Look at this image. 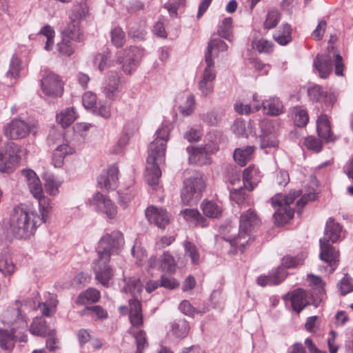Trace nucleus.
I'll return each mask as SVG.
<instances>
[{
    "mask_svg": "<svg viewBox=\"0 0 353 353\" xmlns=\"http://www.w3.org/2000/svg\"><path fill=\"white\" fill-rule=\"evenodd\" d=\"M21 219H22V205L19 204L16 205L10 214L9 225L7 228V235L9 238H15L21 239Z\"/></svg>",
    "mask_w": 353,
    "mask_h": 353,
    "instance_id": "a211bd4d",
    "label": "nucleus"
},
{
    "mask_svg": "<svg viewBox=\"0 0 353 353\" xmlns=\"http://www.w3.org/2000/svg\"><path fill=\"white\" fill-rule=\"evenodd\" d=\"M203 214L209 218H218L222 213V208L218 203L208 200H203L201 203Z\"/></svg>",
    "mask_w": 353,
    "mask_h": 353,
    "instance_id": "f704fd0d",
    "label": "nucleus"
},
{
    "mask_svg": "<svg viewBox=\"0 0 353 353\" xmlns=\"http://www.w3.org/2000/svg\"><path fill=\"white\" fill-rule=\"evenodd\" d=\"M254 103L252 105V111L256 112L260 110L261 106L265 114L271 116H277L283 112V105L279 99L276 97H270L260 103V100L256 94L253 95Z\"/></svg>",
    "mask_w": 353,
    "mask_h": 353,
    "instance_id": "2eb2a0df",
    "label": "nucleus"
},
{
    "mask_svg": "<svg viewBox=\"0 0 353 353\" xmlns=\"http://www.w3.org/2000/svg\"><path fill=\"white\" fill-rule=\"evenodd\" d=\"M82 103L85 109L92 110L97 104V96L91 92H86L82 97Z\"/></svg>",
    "mask_w": 353,
    "mask_h": 353,
    "instance_id": "e2e57ef3",
    "label": "nucleus"
},
{
    "mask_svg": "<svg viewBox=\"0 0 353 353\" xmlns=\"http://www.w3.org/2000/svg\"><path fill=\"white\" fill-rule=\"evenodd\" d=\"M21 307V301L16 300L1 316L2 323L11 327L10 332L0 329V347L4 350H10L14 347L15 337L12 331L19 327L22 322Z\"/></svg>",
    "mask_w": 353,
    "mask_h": 353,
    "instance_id": "20e7f679",
    "label": "nucleus"
},
{
    "mask_svg": "<svg viewBox=\"0 0 353 353\" xmlns=\"http://www.w3.org/2000/svg\"><path fill=\"white\" fill-rule=\"evenodd\" d=\"M40 85L48 97L54 99L63 95L64 83L61 77L52 71L44 70L42 72Z\"/></svg>",
    "mask_w": 353,
    "mask_h": 353,
    "instance_id": "1a4fd4ad",
    "label": "nucleus"
},
{
    "mask_svg": "<svg viewBox=\"0 0 353 353\" xmlns=\"http://www.w3.org/2000/svg\"><path fill=\"white\" fill-rule=\"evenodd\" d=\"M254 150L253 146L236 148L233 154L234 161L241 166L245 165L252 159Z\"/></svg>",
    "mask_w": 353,
    "mask_h": 353,
    "instance_id": "72a5a7b5",
    "label": "nucleus"
},
{
    "mask_svg": "<svg viewBox=\"0 0 353 353\" xmlns=\"http://www.w3.org/2000/svg\"><path fill=\"white\" fill-rule=\"evenodd\" d=\"M339 289L342 295H345L353 291V279L345 275L338 283Z\"/></svg>",
    "mask_w": 353,
    "mask_h": 353,
    "instance_id": "680f3d73",
    "label": "nucleus"
},
{
    "mask_svg": "<svg viewBox=\"0 0 353 353\" xmlns=\"http://www.w3.org/2000/svg\"><path fill=\"white\" fill-rule=\"evenodd\" d=\"M183 246L185 256L190 258L192 264H198L199 263L200 254L196 245L190 241H185Z\"/></svg>",
    "mask_w": 353,
    "mask_h": 353,
    "instance_id": "de8ad7c7",
    "label": "nucleus"
},
{
    "mask_svg": "<svg viewBox=\"0 0 353 353\" xmlns=\"http://www.w3.org/2000/svg\"><path fill=\"white\" fill-rule=\"evenodd\" d=\"M46 336L48 337V339L46 340V347L50 351H52V352L55 351L56 350L59 349L58 339L56 337L55 330H50Z\"/></svg>",
    "mask_w": 353,
    "mask_h": 353,
    "instance_id": "774afa93",
    "label": "nucleus"
},
{
    "mask_svg": "<svg viewBox=\"0 0 353 353\" xmlns=\"http://www.w3.org/2000/svg\"><path fill=\"white\" fill-rule=\"evenodd\" d=\"M110 56L109 52L99 53L97 54L94 59V63L97 65L100 71L104 70L110 65Z\"/></svg>",
    "mask_w": 353,
    "mask_h": 353,
    "instance_id": "4d7b16f0",
    "label": "nucleus"
},
{
    "mask_svg": "<svg viewBox=\"0 0 353 353\" xmlns=\"http://www.w3.org/2000/svg\"><path fill=\"white\" fill-rule=\"evenodd\" d=\"M124 243L123 236L121 232L119 231H113L110 234L103 236L98 245V256L107 254L110 259V256L113 253H117L123 246Z\"/></svg>",
    "mask_w": 353,
    "mask_h": 353,
    "instance_id": "9d476101",
    "label": "nucleus"
},
{
    "mask_svg": "<svg viewBox=\"0 0 353 353\" xmlns=\"http://www.w3.org/2000/svg\"><path fill=\"white\" fill-rule=\"evenodd\" d=\"M292 119L294 124L298 127H304L309 121V116L307 111L301 107L293 108Z\"/></svg>",
    "mask_w": 353,
    "mask_h": 353,
    "instance_id": "79ce46f5",
    "label": "nucleus"
},
{
    "mask_svg": "<svg viewBox=\"0 0 353 353\" xmlns=\"http://www.w3.org/2000/svg\"><path fill=\"white\" fill-rule=\"evenodd\" d=\"M110 260L107 254L98 256L92 266L96 280L105 287L109 286L114 276L113 270L109 265Z\"/></svg>",
    "mask_w": 353,
    "mask_h": 353,
    "instance_id": "f8f14e48",
    "label": "nucleus"
},
{
    "mask_svg": "<svg viewBox=\"0 0 353 353\" xmlns=\"http://www.w3.org/2000/svg\"><path fill=\"white\" fill-rule=\"evenodd\" d=\"M228 46L220 39H211L208 45L205 55L209 54L212 59V55L219 56V53L225 52L228 50Z\"/></svg>",
    "mask_w": 353,
    "mask_h": 353,
    "instance_id": "58836bf2",
    "label": "nucleus"
},
{
    "mask_svg": "<svg viewBox=\"0 0 353 353\" xmlns=\"http://www.w3.org/2000/svg\"><path fill=\"white\" fill-rule=\"evenodd\" d=\"M110 40L112 43L117 48H121L124 45L126 37L121 28L114 27L111 30Z\"/></svg>",
    "mask_w": 353,
    "mask_h": 353,
    "instance_id": "c03bdc74",
    "label": "nucleus"
},
{
    "mask_svg": "<svg viewBox=\"0 0 353 353\" xmlns=\"http://www.w3.org/2000/svg\"><path fill=\"white\" fill-rule=\"evenodd\" d=\"M198 87L201 94L205 97H210L214 92V82L200 80Z\"/></svg>",
    "mask_w": 353,
    "mask_h": 353,
    "instance_id": "0e129e2a",
    "label": "nucleus"
},
{
    "mask_svg": "<svg viewBox=\"0 0 353 353\" xmlns=\"http://www.w3.org/2000/svg\"><path fill=\"white\" fill-rule=\"evenodd\" d=\"M61 185V181L57 180L53 175H49L45 179L46 191L51 196H55L59 193Z\"/></svg>",
    "mask_w": 353,
    "mask_h": 353,
    "instance_id": "a18cd8bd",
    "label": "nucleus"
},
{
    "mask_svg": "<svg viewBox=\"0 0 353 353\" xmlns=\"http://www.w3.org/2000/svg\"><path fill=\"white\" fill-rule=\"evenodd\" d=\"M145 214L148 221L159 228H165L170 223V215L162 208L151 205L146 209Z\"/></svg>",
    "mask_w": 353,
    "mask_h": 353,
    "instance_id": "6ab92c4d",
    "label": "nucleus"
},
{
    "mask_svg": "<svg viewBox=\"0 0 353 353\" xmlns=\"http://www.w3.org/2000/svg\"><path fill=\"white\" fill-rule=\"evenodd\" d=\"M321 252L320 259L327 263V266L322 270L329 274L332 273L338 267L339 263V252L329 243L319 240Z\"/></svg>",
    "mask_w": 353,
    "mask_h": 353,
    "instance_id": "4468645a",
    "label": "nucleus"
},
{
    "mask_svg": "<svg viewBox=\"0 0 353 353\" xmlns=\"http://www.w3.org/2000/svg\"><path fill=\"white\" fill-rule=\"evenodd\" d=\"M147 266L148 268L172 274L175 272L176 264L174 258L168 252H164L159 259L152 256L148 260Z\"/></svg>",
    "mask_w": 353,
    "mask_h": 353,
    "instance_id": "dca6fc26",
    "label": "nucleus"
},
{
    "mask_svg": "<svg viewBox=\"0 0 353 353\" xmlns=\"http://www.w3.org/2000/svg\"><path fill=\"white\" fill-rule=\"evenodd\" d=\"M281 19V14L276 9L268 10L266 19L263 23L264 28L272 29L278 24Z\"/></svg>",
    "mask_w": 353,
    "mask_h": 353,
    "instance_id": "49530a36",
    "label": "nucleus"
},
{
    "mask_svg": "<svg viewBox=\"0 0 353 353\" xmlns=\"http://www.w3.org/2000/svg\"><path fill=\"white\" fill-rule=\"evenodd\" d=\"M288 295H290L293 310L298 313L309 303L307 293L302 289L295 290Z\"/></svg>",
    "mask_w": 353,
    "mask_h": 353,
    "instance_id": "cd10ccee",
    "label": "nucleus"
},
{
    "mask_svg": "<svg viewBox=\"0 0 353 353\" xmlns=\"http://www.w3.org/2000/svg\"><path fill=\"white\" fill-rule=\"evenodd\" d=\"M41 36H44L46 38V43L45 49L50 50L52 48L54 43V31L52 28L48 25L45 26L39 32Z\"/></svg>",
    "mask_w": 353,
    "mask_h": 353,
    "instance_id": "864d4df0",
    "label": "nucleus"
},
{
    "mask_svg": "<svg viewBox=\"0 0 353 353\" xmlns=\"http://www.w3.org/2000/svg\"><path fill=\"white\" fill-rule=\"evenodd\" d=\"M50 330L46 320L42 317L34 318L30 327V331L33 335L39 336H47Z\"/></svg>",
    "mask_w": 353,
    "mask_h": 353,
    "instance_id": "4c0bfd02",
    "label": "nucleus"
},
{
    "mask_svg": "<svg viewBox=\"0 0 353 353\" xmlns=\"http://www.w3.org/2000/svg\"><path fill=\"white\" fill-rule=\"evenodd\" d=\"M119 168L116 165L109 167L107 172L101 174L98 178V183L101 188L113 189L117 186L119 180Z\"/></svg>",
    "mask_w": 353,
    "mask_h": 353,
    "instance_id": "412c9836",
    "label": "nucleus"
},
{
    "mask_svg": "<svg viewBox=\"0 0 353 353\" xmlns=\"http://www.w3.org/2000/svg\"><path fill=\"white\" fill-rule=\"evenodd\" d=\"M14 270V265L7 251L0 253V272L4 275H10Z\"/></svg>",
    "mask_w": 353,
    "mask_h": 353,
    "instance_id": "ea45409f",
    "label": "nucleus"
},
{
    "mask_svg": "<svg viewBox=\"0 0 353 353\" xmlns=\"http://www.w3.org/2000/svg\"><path fill=\"white\" fill-rule=\"evenodd\" d=\"M291 27L289 24H283L279 32L274 35V40L280 45L285 46L292 39Z\"/></svg>",
    "mask_w": 353,
    "mask_h": 353,
    "instance_id": "a19ab883",
    "label": "nucleus"
},
{
    "mask_svg": "<svg viewBox=\"0 0 353 353\" xmlns=\"http://www.w3.org/2000/svg\"><path fill=\"white\" fill-rule=\"evenodd\" d=\"M205 61L207 65L203 71L201 80L214 82L216 79L214 63L209 54L205 56Z\"/></svg>",
    "mask_w": 353,
    "mask_h": 353,
    "instance_id": "37998d69",
    "label": "nucleus"
},
{
    "mask_svg": "<svg viewBox=\"0 0 353 353\" xmlns=\"http://www.w3.org/2000/svg\"><path fill=\"white\" fill-rule=\"evenodd\" d=\"M21 68V61L20 57L16 54L13 55L10 61V69L7 72V76L16 79L19 77Z\"/></svg>",
    "mask_w": 353,
    "mask_h": 353,
    "instance_id": "09e8293b",
    "label": "nucleus"
},
{
    "mask_svg": "<svg viewBox=\"0 0 353 353\" xmlns=\"http://www.w3.org/2000/svg\"><path fill=\"white\" fill-rule=\"evenodd\" d=\"M90 205L94 209L106 216L110 219L116 218L118 212L117 206L107 196L100 193H95L89 201Z\"/></svg>",
    "mask_w": 353,
    "mask_h": 353,
    "instance_id": "ddd939ff",
    "label": "nucleus"
},
{
    "mask_svg": "<svg viewBox=\"0 0 353 353\" xmlns=\"http://www.w3.org/2000/svg\"><path fill=\"white\" fill-rule=\"evenodd\" d=\"M316 128L319 136L327 142L334 141L331 133V126L329 119L326 114H321L316 121Z\"/></svg>",
    "mask_w": 353,
    "mask_h": 353,
    "instance_id": "bb28decb",
    "label": "nucleus"
},
{
    "mask_svg": "<svg viewBox=\"0 0 353 353\" xmlns=\"http://www.w3.org/2000/svg\"><path fill=\"white\" fill-rule=\"evenodd\" d=\"M300 195V191H292L283 196L281 194H276L271 199V203L274 208L276 205H283L290 208L289 205Z\"/></svg>",
    "mask_w": 353,
    "mask_h": 353,
    "instance_id": "c9c22d12",
    "label": "nucleus"
},
{
    "mask_svg": "<svg viewBox=\"0 0 353 353\" xmlns=\"http://www.w3.org/2000/svg\"><path fill=\"white\" fill-rule=\"evenodd\" d=\"M4 135L10 139L17 140L22 137V120L20 118L13 119L3 128Z\"/></svg>",
    "mask_w": 353,
    "mask_h": 353,
    "instance_id": "c85d7f7f",
    "label": "nucleus"
},
{
    "mask_svg": "<svg viewBox=\"0 0 353 353\" xmlns=\"http://www.w3.org/2000/svg\"><path fill=\"white\" fill-rule=\"evenodd\" d=\"M261 224V220L254 210L249 209L243 212L239 220V232L238 236L232 240L234 246L244 247L248 240L243 241L250 236V233Z\"/></svg>",
    "mask_w": 353,
    "mask_h": 353,
    "instance_id": "423d86ee",
    "label": "nucleus"
},
{
    "mask_svg": "<svg viewBox=\"0 0 353 353\" xmlns=\"http://www.w3.org/2000/svg\"><path fill=\"white\" fill-rule=\"evenodd\" d=\"M261 148H276L278 146V141L274 134H263L261 137Z\"/></svg>",
    "mask_w": 353,
    "mask_h": 353,
    "instance_id": "69168bd1",
    "label": "nucleus"
},
{
    "mask_svg": "<svg viewBox=\"0 0 353 353\" xmlns=\"http://www.w3.org/2000/svg\"><path fill=\"white\" fill-rule=\"evenodd\" d=\"M39 130L38 122L32 119L28 118L26 121H23V138L26 136L32 135L34 137Z\"/></svg>",
    "mask_w": 353,
    "mask_h": 353,
    "instance_id": "603ef678",
    "label": "nucleus"
},
{
    "mask_svg": "<svg viewBox=\"0 0 353 353\" xmlns=\"http://www.w3.org/2000/svg\"><path fill=\"white\" fill-rule=\"evenodd\" d=\"M252 48L259 52L270 53L272 51L273 43L265 39H260L252 41Z\"/></svg>",
    "mask_w": 353,
    "mask_h": 353,
    "instance_id": "8fccbe9b",
    "label": "nucleus"
},
{
    "mask_svg": "<svg viewBox=\"0 0 353 353\" xmlns=\"http://www.w3.org/2000/svg\"><path fill=\"white\" fill-rule=\"evenodd\" d=\"M143 55V48L131 46L117 53V62L121 65L125 74H130L137 69Z\"/></svg>",
    "mask_w": 353,
    "mask_h": 353,
    "instance_id": "6e6552de",
    "label": "nucleus"
},
{
    "mask_svg": "<svg viewBox=\"0 0 353 353\" xmlns=\"http://www.w3.org/2000/svg\"><path fill=\"white\" fill-rule=\"evenodd\" d=\"M169 132L168 127L159 128L156 132L155 139L149 145L145 177L150 185H157L161 176L160 165L164 161L165 143L168 140Z\"/></svg>",
    "mask_w": 353,
    "mask_h": 353,
    "instance_id": "f03ea898",
    "label": "nucleus"
},
{
    "mask_svg": "<svg viewBox=\"0 0 353 353\" xmlns=\"http://www.w3.org/2000/svg\"><path fill=\"white\" fill-rule=\"evenodd\" d=\"M180 215L182 216L186 221L196 226L203 228L208 225L207 219L196 209H185L181 211Z\"/></svg>",
    "mask_w": 353,
    "mask_h": 353,
    "instance_id": "c756f323",
    "label": "nucleus"
},
{
    "mask_svg": "<svg viewBox=\"0 0 353 353\" xmlns=\"http://www.w3.org/2000/svg\"><path fill=\"white\" fill-rule=\"evenodd\" d=\"M77 119L76 112L72 108H67L57 114V122L65 128L72 124Z\"/></svg>",
    "mask_w": 353,
    "mask_h": 353,
    "instance_id": "e433bc0d",
    "label": "nucleus"
},
{
    "mask_svg": "<svg viewBox=\"0 0 353 353\" xmlns=\"http://www.w3.org/2000/svg\"><path fill=\"white\" fill-rule=\"evenodd\" d=\"M195 99L192 94H189L184 104L179 106L180 112L183 116H189L192 114L194 110Z\"/></svg>",
    "mask_w": 353,
    "mask_h": 353,
    "instance_id": "13d9d810",
    "label": "nucleus"
},
{
    "mask_svg": "<svg viewBox=\"0 0 353 353\" xmlns=\"http://www.w3.org/2000/svg\"><path fill=\"white\" fill-rule=\"evenodd\" d=\"M314 66L322 79L328 77L332 70V60L329 54L317 55L314 60Z\"/></svg>",
    "mask_w": 353,
    "mask_h": 353,
    "instance_id": "393cba45",
    "label": "nucleus"
},
{
    "mask_svg": "<svg viewBox=\"0 0 353 353\" xmlns=\"http://www.w3.org/2000/svg\"><path fill=\"white\" fill-rule=\"evenodd\" d=\"M278 208L274 214L276 225H282L290 221L294 216V210L290 208L283 205H276Z\"/></svg>",
    "mask_w": 353,
    "mask_h": 353,
    "instance_id": "473e14b6",
    "label": "nucleus"
},
{
    "mask_svg": "<svg viewBox=\"0 0 353 353\" xmlns=\"http://www.w3.org/2000/svg\"><path fill=\"white\" fill-rule=\"evenodd\" d=\"M190 329L189 323L185 319H176L170 323L168 334L176 339H183L188 336Z\"/></svg>",
    "mask_w": 353,
    "mask_h": 353,
    "instance_id": "a878e982",
    "label": "nucleus"
},
{
    "mask_svg": "<svg viewBox=\"0 0 353 353\" xmlns=\"http://www.w3.org/2000/svg\"><path fill=\"white\" fill-rule=\"evenodd\" d=\"M58 303L57 296L49 293L45 302L38 303V307L43 315L51 316L55 314Z\"/></svg>",
    "mask_w": 353,
    "mask_h": 353,
    "instance_id": "2f4dec72",
    "label": "nucleus"
},
{
    "mask_svg": "<svg viewBox=\"0 0 353 353\" xmlns=\"http://www.w3.org/2000/svg\"><path fill=\"white\" fill-rule=\"evenodd\" d=\"M308 94L311 99L324 103L327 107L332 106L336 101V96L334 92H325L319 85H314L310 88Z\"/></svg>",
    "mask_w": 353,
    "mask_h": 353,
    "instance_id": "4be33fe9",
    "label": "nucleus"
},
{
    "mask_svg": "<svg viewBox=\"0 0 353 353\" xmlns=\"http://www.w3.org/2000/svg\"><path fill=\"white\" fill-rule=\"evenodd\" d=\"M82 314H94L99 320H104L108 318V312L100 305L86 307L82 312Z\"/></svg>",
    "mask_w": 353,
    "mask_h": 353,
    "instance_id": "3c124183",
    "label": "nucleus"
},
{
    "mask_svg": "<svg viewBox=\"0 0 353 353\" xmlns=\"http://www.w3.org/2000/svg\"><path fill=\"white\" fill-rule=\"evenodd\" d=\"M100 297L101 293L98 290L89 288L79 294L75 303L80 305H85L88 303H97L100 299Z\"/></svg>",
    "mask_w": 353,
    "mask_h": 353,
    "instance_id": "7c9ffc66",
    "label": "nucleus"
},
{
    "mask_svg": "<svg viewBox=\"0 0 353 353\" xmlns=\"http://www.w3.org/2000/svg\"><path fill=\"white\" fill-rule=\"evenodd\" d=\"M203 134V129L201 126L191 128L183 135L185 139L189 142L199 141Z\"/></svg>",
    "mask_w": 353,
    "mask_h": 353,
    "instance_id": "052dcab7",
    "label": "nucleus"
},
{
    "mask_svg": "<svg viewBox=\"0 0 353 353\" xmlns=\"http://www.w3.org/2000/svg\"><path fill=\"white\" fill-rule=\"evenodd\" d=\"M261 172L254 165H250L243 170V181L244 188L252 191L261 180Z\"/></svg>",
    "mask_w": 353,
    "mask_h": 353,
    "instance_id": "b1692460",
    "label": "nucleus"
},
{
    "mask_svg": "<svg viewBox=\"0 0 353 353\" xmlns=\"http://www.w3.org/2000/svg\"><path fill=\"white\" fill-rule=\"evenodd\" d=\"M23 177L27 179L29 190L37 200L41 216L36 212H26V219L23 222V239L33 235L37 228L41 223L46 222L50 209V199L44 196L41 181L31 169H23Z\"/></svg>",
    "mask_w": 353,
    "mask_h": 353,
    "instance_id": "f257e3e1",
    "label": "nucleus"
},
{
    "mask_svg": "<svg viewBox=\"0 0 353 353\" xmlns=\"http://www.w3.org/2000/svg\"><path fill=\"white\" fill-rule=\"evenodd\" d=\"M216 150L215 148H212L209 143L203 146H189L186 149L189 154V162L199 165L210 163V161L208 154L214 152Z\"/></svg>",
    "mask_w": 353,
    "mask_h": 353,
    "instance_id": "f3484780",
    "label": "nucleus"
},
{
    "mask_svg": "<svg viewBox=\"0 0 353 353\" xmlns=\"http://www.w3.org/2000/svg\"><path fill=\"white\" fill-rule=\"evenodd\" d=\"M205 188V179L201 174L191 176L185 180L181 192L183 203L188 205L195 203L201 198Z\"/></svg>",
    "mask_w": 353,
    "mask_h": 353,
    "instance_id": "0eeeda50",
    "label": "nucleus"
},
{
    "mask_svg": "<svg viewBox=\"0 0 353 353\" xmlns=\"http://www.w3.org/2000/svg\"><path fill=\"white\" fill-rule=\"evenodd\" d=\"M21 147L14 142L7 143L4 150L0 152V171L9 172L19 164Z\"/></svg>",
    "mask_w": 353,
    "mask_h": 353,
    "instance_id": "9b49d317",
    "label": "nucleus"
},
{
    "mask_svg": "<svg viewBox=\"0 0 353 353\" xmlns=\"http://www.w3.org/2000/svg\"><path fill=\"white\" fill-rule=\"evenodd\" d=\"M88 14V6L86 3L74 5L70 16V21L62 30V41L57 44L59 53L63 56H70L74 51L71 41H80L83 35L81 30V21Z\"/></svg>",
    "mask_w": 353,
    "mask_h": 353,
    "instance_id": "7ed1b4c3",
    "label": "nucleus"
},
{
    "mask_svg": "<svg viewBox=\"0 0 353 353\" xmlns=\"http://www.w3.org/2000/svg\"><path fill=\"white\" fill-rule=\"evenodd\" d=\"M342 228L339 223H336L332 218H329L326 222L324 236L320 240L325 243H336L341 236Z\"/></svg>",
    "mask_w": 353,
    "mask_h": 353,
    "instance_id": "5701e85b",
    "label": "nucleus"
},
{
    "mask_svg": "<svg viewBox=\"0 0 353 353\" xmlns=\"http://www.w3.org/2000/svg\"><path fill=\"white\" fill-rule=\"evenodd\" d=\"M103 93L109 99L114 100L120 92V77L117 72H110L103 87Z\"/></svg>",
    "mask_w": 353,
    "mask_h": 353,
    "instance_id": "aec40b11",
    "label": "nucleus"
},
{
    "mask_svg": "<svg viewBox=\"0 0 353 353\" xmlns=\"http://www.w3.org/2000/svg\"><path fill=\"white\" fill-rule=\"evenodd\" d=\"M92 111L105 119H109L111 116L110 105L107 102H99Z\"/></svg>",
    "mask_w": 353,
    "mask_h": 353,
    "instance_id": "6e6d98bb",
    "label": "nucleus"
},
{
    "mask_svg": "<svg viewBox=\"0 0 353 353\" xmlns=\"http://www.w3.org/2000/svg\"><path fill=\"white\" fill-rule=\"evenodd\" d=\"M129 306V318L132 325L129 329V333L136 343L137 350L134 353H143V350L148 347V343L145 332L139 328L143 324L141 304L137 299H130ZM128 353H132V352L128 351Z\"/></svg>",
    "mask_w": 353,
    "mask_h": 353,
    "instance_id": "39448f33",
    "label": "nucleus"
},
{
    "mask_svg": "<svg viewBox=\"0 0 353 353\" xmlns=\"http://www.w3.org/2000/svg\"><path fill=\"white\" fill-rule=\"evenodd\" d=\"M305 145L309 149L315 152H319L322 149L321 141L312 137H307L304 141Z\"/></svg>",
    "mask_w": 353,
    "mask_h": 353,
    "instance_id": "338daca9",
    "label": "nucleus"
},
{
    "mask_svg": "<svg viewBox=\"0 0 353 353\" xmlns=\"http://www.w3.org/2000/svg\"><path fill=\"white\" fill-rule=\"evenodd\" d=\"M143 289V285L139 279H133L130 281L127 286L123 288L125 292H130L132 295L136 296Z\"/></svg>",
    "mask_w": 353,
    "mask_h": 353,
    "instance_id": "bf43d9fd",
    "label": "nucleus"
},
{
    "mask_svg": "<svg viewBox=\"0 0 353 353\" xmlns=\"http://www.w3.org/2000/svg\"><path fill=\"white\" fill-rule=\"evenodd\" d=\"M232 19L231 17L225 18L218 29V34L230 40L231 36Z\"/></svg>",
    "mask_w": 353,
    "mask_h": 353,
    "instance_id": "5fc2aeb1",
    "label": "nucleus"
}]
</instances>
